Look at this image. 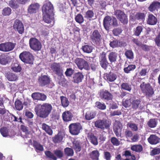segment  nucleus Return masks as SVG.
<instances>
[{"instance_id": "12", "label": "nucleus", "mask_w": 160, "mask_h": 160, "mask_svg": "<svg viewBox=\"0 0 160 160\" xmlns=\"http://www.w3.org/2000/svg\"><path fill=\"white\" fill-rule=\"evenodd\" d=\"M50 82V77L46 75H42L39 76L38 79V82L41 87H44L49 84Z\"/></svg>"}, {"instance_id": "43", "label": "nucleus", "mask_w": 160, "mask_h": 160, "mask_svg": "<svg viewBox=\"0 0 160 160\" xmlns=\"http://www.w3.org/2000/svg\"><path fill=\"white\" fill-rule=\"evenodd\" d=\"M15 107L17 110L20 111L23 109V104L20 100L17 99L15 101Z\"/></svg>"}, {"instance_id": "46", "label": "nucleus", "mask_w": 160, "mask_h": 160, "mask_svg": "<svg viewBox=\"0 0 160 160\" xmlns=\"http://www.w3.org/2000/svg\"><path fill=\"white\" fill-rule=\"evenodd\" d=\"M94 16V13L93 11L92 10H89L85 12L84 18L91 20Z\"/></svg>"}, {"instance_id": "15", "label": "nucleus", "mask_w": 160, "mask_h": 160, "mask_svg": "<svg viewBox=\"0 0 160 160\" xmlns=\"http://www.w3.org/2000/svg\"><path fill=\"white\" fill-rule=\"evenodd\" d=\"M13 27V29L15 31H17L19 34H22L24 32V25L20 20L18 19H16Z\"/></svg>"}, {"instance_id": "54", "label": "nucleus", "mask_w": 160, "mask_h": 160, "mask_svg": "<svg viewBox=\"0 0 160 160\" xmlns=\"http://www.w3.org/2000/svg\"><path fill=\"white\" fill-rule=\"evenodd\" d=\"M132 98H131L128 99H127L125 101H123L122 102V105L125 108H129L131 106Z\"/></svg>"}, {"instance_id": "49", "label": "nucleus", "mask_w": 160, "mask_h": 160, "mask_svg": "<svg viewBox=\"0 0 160 160\" xmlns=\"http://www.w3.org/2000/svg\"><path fill=\"white\" fill-rule=\"evenodd\" d=\"M33 146L37 151V150L41 151L43 150V146L36 141H33Z\"/></svg>"}, {"instance_id": "19", "label": "nucleus", "mask_w": 160, "mask_h": 160, "mask_svg": "<svg viewBox=\"0 0 160 160\" xmlns=\"http://www.w3.org/2000/svg\"><path fill=\"white\" fill-rule=\"evenodd\" d=\"M131 108L134 110H136L138 108L140 110L142 109L141 105V100L140 99H136L135 97L132 98Z\"/></svg>"}, {"instance_id": "47", "label": "nucleus", "mask_w": 160, "mask_h": 160, "mask_svg": "<svg viewBox=\"0 0 160 160\" xmlns=\"http://www.w3.org/2000/svg\"><path fill=\"white\" fill-rule=\"evenodd\" d=\"M44 15L43 17V20L46 23H50L52 21V19L51 17V15L53 14H43Z\"/></svg>"}, {"instance_id": "16", "label": "nucleus", "mask_w": 160, "mask_h": 160, "mask_svg": "<svg viewBox=\"0 0 160 160\" xmlns=\"http://www.w3.org/2000/svg\"><path fill=\"white\" fill-rule=\"evenodd\" d=\"M42 10L43 14H53V6L50 2L45 3L42 7Z\"/></svg>"}, {"instance_id": "33", "label": "nucleus", "mask_w": 160, "mask_h": 160, "mask_svg": "<svg viewBox=\"0 0 160 160\" xmlns=\"http://www.w3.org/2000/svg\"><path fill=\"white\" fill-rule=\"evenodd\" d=\"M118 58V53L115 52H111L108 55V58L111 63L115 62Z\"/></svg>"}, {"instance_id": "32", "label": "nucleus", "mask_w": 160, "mask_h": 160, "mask_svg": "<svg viewBox=\"0 0 160 160\" xmlns=\"http://www.w3.org/2000/svg\"><path fill=\"white\" fill-rule=\"evenodd\" d=\"M96 112L92 111H87L85 113V117L87 120H90L94 118L96 115Z\"/></svg>"}, {"instance_id": "14", "label": "nucleus", "mask_w": 160, "mask_h": 160, "mask_svg": "<svg viewBox=\"0 0 160 160\" xmlns=\"http://www.w3.org/2000/svg\"><path fill=\"white\" fill-rule=\"evenodd\" d=\"M73 146L76 153H77L81 151L82 148L86 147L87 144L85 142L75 140L73 142Z\"/></svg>"}, {"instance_id": "34", "label": "nucleus", "mask_w": 160, "mask_h": 160, "mask_svg": "<svg viewBox=\"0 0 160 160\" xmlns=\"http://www.w3.org/2000/svg\"><path fill=\"white\" fill-rule=\"evenodd\" d=\"M41 126L42 129L45 131L50 136L52 135L53 131L50 126L45 123H43Z\"/></svg>"}, {"instance_id": "22", "label": "nucleus", "mask_w": 160, "mask_h": 160, "mask_svg": "<svg viewBox=\"0 0 160 160\" xmlns=\"http://www.w3.org/2000/svg\"><path fill=\"white\" fill-rule=\"evenodd\" d=\"M84 76L82 72H78L73 74L72 81L75 83H79L82 82Z\"/></svg>"}, {"instance_id": "48", "label": "nucleus", "mask_w": 160, "mask_h": 160, "mask_svg": "<svg viewBox=\"0 0 160 160\" xmlns=\"http://www.w3.org/2000/svg\"><path fill=\"white\" fill-rule=\"evenodd\" d=\"M158 123L156 118L150 119L148 122V126L150 128H154L156 126Z\"/></svg>"}, {"instance_id": "62", "label": "nucleus", "mask_w": 160, "mask_h": 160, "mask_svg": "<svg viewBox=\"0 0 160 160\" xmlns=\"http://www.w3.org/2000/svg\"><path fill=\"white\" fill-rule=\"evenodd\" d=\"M122 30L119 28H115L112 31L113 34L114 36H117L120 34L122 32Z\"/></svg>"}, {"instance_id": "4", "label": "nucleus", "mask_w": 160, "mask_h": 160, "mask_svg": "<svg viewBox=\"0 0 160 160\" xmlns=\"http://www.w3.org/2000/svg\"><path fill=\"white\" fill-rule=\"evenodd\" d=\"M19 57L21 60L24 63L29 64L33 63L34 56L29 52H23L20 54Z\"/></svg>"}, {"instance_id": "50", "label": "nucleus", "mask_w": 160, "mask_h": 160, "mask_svg": "<svg viewBox=\"0 0 160 160\" xmlns=\"http://www.w3.org/2000/svg\"><path fill=\"white\" fill-rule=\"evenodd\" d=\"M75 19L76 22L80 24L82 23L84 21L83 17L80 13L78 14L75 16Z\"/></svg>"}, {"instance_id": "38", "label": "nucleus", "mask_w": 160, "mask_h": 160, "mask_svg": "<svg viewBox=\"0 0 160 160\" xmlns=\"http://www.w3.org/2000/svg\"><path fill=\"white\" fill-rule=\"evenodd\" d=\"M11 69L15 72H20L22 70V68L18 63H14L11 66Z\"/></svg>"}, {"instance_id": "11", "label": "nucleus", "mask_w": 160, "mask_h": 160, "mask_svg": "<svg viewBox=\"0 0 160 160\" xmlns=\"http://www.w3.org/2000/svg\"><path fill=\"white\" fill-rule=\"evenodd\" d=\"M99 64L101 67L104 70H106L109 65L108 62L106 58V53L102 52L100 54L99 58Z\"/></svg>"}, {"instance_id": "21", "label": "nucleus", "mask_w": 160, "mask_h": 160, "mask_svg": "<svg viewBox=\"0 0 160 160\" xmlns=\"http://www.w3.org/2000/svg\"><path fill=\"white\" fill-rule=\"evenodd\" d=\"M32 98L34 100L40 101H45L47 98V96L44 94L39 92H35L31 95Z\"/></svg>"}, {"instance_id": "55", "label": "nucleus", "mask_w": 160, "mask_h": 160, "mask_svg": "<svg viewBox=\"0 0 160 160\" xmlns=\"http://www.w3.org/2000/svg\"><path fill=\"white\" fill-rule=\"evenodd\" d=\"M125 55L127 58L132 59L134 58V54L132 50H127L125 53Z\"/></svg>"}, {"instance_id": "39", "label": "nucleus", "mask_w": 160, "mask_h": 160, "mask_svg": "<svg viewBox=\"0 0 160 160\" xmlns=\"http://www.w3.org/2000/svg\"><path fill=\"white\" fill-rule=\"evenodd\" d=\"M125 67L123 69V71L125 73H129L131 71H133L136 68V66L134 64H129L127 67L125 65Z\"/></svg>"}, {"instance_id": "30", "label": "nucleus", "mask_w": 160, "mask_h": 160, "mask_svg": "<svg viewBox=\"0 0 160 160\" xmlns=\"http://www.w3.org/2000/svg\"><path fill=\"white\" fill-rule=\"evenodd\" d=\"M6 77L10 81H14L18 79V76L16 74L10 72H8L6 74Z\"/></svg>"}, {"instance_id": "18", "label": "nucleus", "mask_w": 160, "mask_h": 160, "mask_svg": "<svg viewBox=\"0 0 160 160\" xmlns=\"http://www.w3.org/2000/svg\"><path fill=\"white\" fill-rule=\"evenodd\" d=\"M73 117V115L71 110H67L63 112L62 114V118L63 121L68 122L71 121Z\"/></svg>"}, {"instance_id": "28", "label": "nucleus", "mask_w": 160, "mask_h": 160, "mask_svg": "<svg viewBox=\"0 0 160 160\" xmlns=\"http://www.w3.org/2000/svg\"><path fill=\"white\" fill-rule=\"evenodd\" d=\"M88 138L91 143L94 146L98 144V138L92 133H88Z\"/></svg>"}, {"instance_id": "3", "label": "nucleus", "mask_w": 160, "mask_h": 160, "mask_svg": "<svg viewBox=\"0 0 160 160\" xmlns=\"http://www.w3.org/2000/svg\"><path fill=\"white\" fill-rule=\"evenodd\" d=\"M103 24L105 29L107 31H108L110 27L112 25L115 27L118 25L117 20L115 17H111L108 15L105 16L104 18Z\"/></svg>"}, {"instance_id": "9", "label": "nucleus", "mask_w": 160, "mask_h": 160, "mask_svg": "<svg viewBox=\"0 0 160 160\" xmlns=\"http://www.w3.org/2000/svg\"><path fill=\"white\" fill-rule=\"evenodd\" d=\"M68 128L70 133L74 135H78L82 128L81 124L78 122L71 123Z\"/></svg>"}, {"instance_id": "44", "label": "nucleus", "mask_w": 160, "mask_h": 160, "mask_svg": "<svg viewBox=\"0 0 160 160\" xmlns=\"http://www.w3.org/2000/svg\"><path fill=\"white\" fill-rule=\"evenodd\" d=\"M57 75L58 76V80L59 84L62 85L65 84L66 82V80L64 78V76L63 74V72Z\"/></svg>"}, {"instance_id": "40", "label": "nucleus", "mask_w": 160, "mask_h": 160, "mask_svg": "<svg viewBox=\"0 0 160 160\" xmlns=\"http://www.w3.org/2000/svg\"><path fill=\"white\" fill-rule=\"evenodd\" d=\"M144 27L142 26H138L134 28L133 30V35L139 36L142 32Z\"/></svg>"}, {"instance_id": "58", "label": "nucleus", "mask_w": 160, "mask_h": 160, "mask_svg": "<svg viewBox=\"0 0 160 160\" xmlns=\"http://www.w3.org/2000/svg\"><path fill=\"white\" fill-rule=\"evenodd\" d=\"M110 141L112 145L115 146H118L120 144V141L115 137H112Z\"/></svg>"}, {"instance_id": "35", "label": "nucleus", "mask_w": 160, "mask_h": 160, "mask_svg": "<svg viewBox=\"0 0 160 160\" xmlns=\"http://www.w3.org/2000/svg\"><path fill=\"white\" fill-rule=\"evenodd\" d=\"M60 99L61 105L63 108H65L68 106L70 102L67 97L64 96H61Z\"/></svg>"}, {"instance_id": "2", "label": "nucleus", "mask_w": 160, "mask_h": 160, "mask_svg": "<svg viewBox=\"0 0 160 160\" xmlns=\"http://www.w3.org/2000/svg\"><path fill=\"white\" fill-rule=\"evenodd\" d=\"M91 42L96 47H100L102 46V35L100 32L97 29L91 32L90 35Z\"/></svg>"}, {"instance_id": "52", "label": "nucleus", "mask_w": 160, "mask_h": 160, "mask_svg": "<svg viewBox=\"0 0 160 160\" xmlns=\"http://www.w3.org/2000/svg\"><path fill=\"white\" fill-rule=\"evenodd\" d=\"M0 132L4 137H7L9 136L8 129L6 127H3L1 128L0 129Z\"/></svg>"}, {"instance_id": "59", "label": "nucleus", "mask_w": 160, "mask_h": 160, "mask_svg": "<svg viewBox=\"0 0 160 160\" xmlns=\"http://www.w3.org/2000/svg\"><path fill=\"white\" fill-rule=\"evenodd\" d=\"M96 107L101 110H104L106 108V105L104 103H102L99 102H97L95 103Z\"/></svg>"}, {"instance_id": "7", "label": "nucleus", "mask_w": 160, "mask_h": 160, "mask_svg": "<svg viewBox=\"0 0 160 160\" xmlns=\"http://www.w3.org/2000/svg\"><path fill=\"white\" fill-rule=\"evenodd\" d=\"M30 48L35 51H40L42 48L41 42L35 38H31L29 40Z\"/></svg>"}, {"instance_id": "24", "label": "nucleus", "mask_w": 160, "mask_h": 160, "mask_svg": "<svg viewBox=\"0 0 160 160\" xmlns=\"http://www.w3.org/2000/svg\"><path fill=\"white\" fill-rule=\"evenodd\" d=\"M109 45L110 47L113 48L124 47L126 45V43L120 40H113L110 42Z\"/></svg>"}, {"instance_id": "26", "label": "nucleus", "mask_w": 160, "mask_h": 160, "mask_svg": "<svg viewBox=\"0 0 160 160\" xmlns=\"http://www.w3.org/2000/svg\"><path fill=\"white\" fill-rule=\"evenodd\" d=\"M160 139L156 135H151L148 139V141L150 144L152 145H155L158 143L160 142Z\"/></svg>"}, {"instance_id": "51", "label": "nucleus", "mask_w": 160, "mask_h": 160, "mask_svg": "<svg viewBox=\"0 0 160 160\" xmlns=\"http://www.w3.org/2000/svg\"><path fill=\"white\" fill-rule=\"evenodd\" d=\"M127 127H129L133 131H137L138 130V125L135 123L128 122L127 124Z\"/></svg>"}, {"instance_id": "56", "label": "nucleus", "mask_w": 160, "mask_h": 160, "mask_svg": "<svg viewBox=\"0 0 160 160\" xmlns=\"http://www.w3.org/2000/svg\"><path fill=\"white\" fill-rule=\"evenodd\" d=\"M64 152L65 154L68 156H72L74 154L73 149L69 148H65Z\"/></svg>"}, {"instance_id": "41", "label": "nucleus", "mask_w": 160, "mask_h": 160, "mask_svg": "<svg viewBox=\"0 0 160 160\" xmlns=\"http://www.w3.org/2000/svg\"><path fill=\"white\" fill-rule=\"evenodd\" d=\"M122 89L131 92L132 87L131 85L128 82H123L121 85Z\"/></svg>"}, {"instance_id": "27", "label": "nucleus", "mask_w": 160, "mask_h": 160, "mask_svg": "<svg viewBox=\"0 0 160 160\" xmlns=\"http://www.w3.org/2000/svg\"><path fill=\"white\" fill-rule=\"evenodd\" d=\"M157 22V19L156 17L151 13L148 14L147 21V24L151 25H154L156 24Z\"/></svg>"}, {"instance_id": "53", "label": "nucleus", "mask_w": 160, "mask_h": 160, "mask_svg": "<svg viewBox=\"0 0 160 160\" xmlns=\"http://www.w3.org/2000/svg\"><path fill=\"white\" fill-rule=\"evenodd\" d=\"M46 156L48 158L53 160H57V158L53 154L49 151H46L44 152Z\"/></svg>"}, {"instance_id": "57", "label": "nucleus", "mask_w": 160, "mask_h": 160, "mask_svg": "<svg viewBox=\"0 0 160 160\" xmlns=\"http://www.w3.org/2000/svg\"><path fill=\"white\" fill-rule=\"evenodd\" d=\"M74 72V70L72 68H67L65 72V74L67 77H71L73 74Z\"/></svg>"}, {"instance_id": "42", "label": "nucleus", "mask_w": 160, "mask_h": 160, "mask_svg": "<svg viewBox=\"0 0 160 160\" xmlns=\"http://www.w3.org/2000/svg\"><path fill=\"white\" fill-rule=\"evenodd\" d=\"M131 149L136 152H140L142 151L143 148L142 145L140 144L135 145L131 147Z\"/></svg>"}, {"instance_id": "1", "label": "nucleus", "mask_w": 160, "mask_h": 160, "mask_svg": "<svg viewBox=\"0 0 160 160\" xmlns=\"http://www.w3.org/2000/svg\"><path fill=\"white\" fill-rule=\"evenodd\" d=\"M52 108V106L51 104L45 103L41 105L39 108H36L35 111L38 116L44 118L48 116Z\"/></svg>"}, {"instance_id": "5", "label": "nucleus", "mask_w": 160, "mask_h": 160, "mask_svg": "<svg viewBox=\"0 0 160 160\" xmlns=\"http://www.w3.org/2000/svg\"><path fill=\"white\" fill-rule=\"evenodd\" d=\"M140 87L142 92L148 97H151L154 93V89L149 83L145 84V82H143Z\"/></svg>"}, {"instance_id": "25", "label": "nucleus", "mask_w": 160, "mask_h": 160, "mask_svg": "<svg viewBox=\"0 0 160 160\" xmlns=\"http://www.w3.org/2000/svg\"><path fill=\"white\" fill-rule=\"evenodd\" d=\"M147 13L145 12H137L133 18H131L133 20L144 21L145 20Z\"/></svg>"}, {"instance_id": "20", "label": "nucleus", "mask_w": 160, "mask_h": 160, "mask_svg": "<svg viewBox=\"0 0 160 160\" xmlns=\"http://www.w3.org/2000/svg\"><path fill=\"white\" fill-rule=\"evenodd\" d=\"M100 97L101 99L107 100H111L113 98L112 94L108 91L104 89L101 91Z\"/></svg>"}, {"instance_id": "17", "label": "nucleus", "mask_w": 160, "mask_h": 160, "mask_svg": "<svg viewBox=\"0 0 160 160\" xmlns=\"http://www.w3.org/2000/svg\"><path fill=\"white\" fill-rule=\"evenodd\" d=\"M50 68L53 72L57 75L63 72L62 68L59 63L54 62L51 63Z\"/></svg>"}, {"instance_id": "13", "label": "nucleus", "mask_w": 160, "mask_h": 160, "mask_svg": "<svg viewBox=\"0 0 160 160\" xmlns=\"http://www.w3.org/2000/svg\"><path fill=\"white\" fill-rule=\"evenodd\" d=\"M15 47V44L12 42H8L0 44V50L7 52L12 50Z\"/></svg>"}, {"instance_id": "8", "label": "nucleus", "mask_w": 160, "mask_h": 160, "mask_svg": "<svg viewBox=\"0 0 160 160\" xmlns=\"http://www.w3.org/2000/svg\"><path fill=\"white\" fill-rule=\"evenodd\" d=\"M74 62L80 70L84 69L88 70L89 69L88 62L83 58H78L74 60Z\"/></svg>"}, {"instance_id": "23", "label": "nucleus", "mask_w": 160, "mask_h": 160, "mask_svg": "<svg viewBox=\"0 0 160 160\" xmlns=\"http://www.w3.org/2000/svg\"><path fill=\"white\" fill-rule=\"evenodd\" d=\"M160 8V2L157 1H153L148 8V10L154 12L155 11H158Z\"/></svg>"}, {"instance_id": "6", "label": "nucleus", "mask_w": 160, "mask_h": 160, "mask_svg": "<svg viewBox=\"0 0 160 160\" xmlns=\"http://www.w3.org/2000/svg\"><path fill=\"white\" fill-rule=\"evenodd\" d=\"M111 124V123L108 120L104 119L98 120L94 122L95 127L102 130L109 129Z\"/></svg>"}, {"instance_id": "37", "label": "nucleus", "mask_w": 160, "mask_h": 160, "mask_svg": "<svg viewBox=\"0 0 160 160\" xmlns=\"http://www.w3.org/2000/svg\"><path fill=\"white\" fill-rule=\"evenodd\" d=\"M99 155V152L97 150H93L89 153L90 157L92 160H98Z\"/></svg>"}, {"instance_id": "61", "label": "nucleus", "mask_w": 160, "mask_h": 160, "mask_svg": "<svg viewBox=\"0 0 160 160\" xmlns=\"http://www.w3.org/2000/svg\"><path fill=\"white\" fill-rule=\"evenodd\" d=\"M11 12V9L9 7L5 8L3 10L2 14L4 16L10 15Z\"/></svg>"}, {"instance_id": "64", "label": "nucleus", "mask_w": 160, "mask_h": 160, "mask_svg": "<svg viewBox=\"0 0 160 160\" xmlns=\"http://www.w3.org/2000/svg\"><path fill=\"white\" fill-rule=\"evenodd\" d=\"M9 5L11 8L14 9L17 8L18 7L16 2L14 0H11L9 2Z\"/></svg>"}, {"instance_id": "10", "label": "nucleus", "mask_w": 160, "mask_h": 160, "mask_svg": "<svg viewBox=\"0 0 160 160\" xmlns=\"http://www.w3.org/2000/svg\"><path fill=\"white\" fill-rule=\"evenodd\" d=\"M114 15L123 24L128 23V20L127 17L123 12L120 10H117L115 11Z\"/></svg>"}, {"instance_id": "29", "label": "nucleus", "mask_w": 160, "mask_h": 160, "mask_svg": "<svg viewBox=\"0 0 160 160\" xmlns=\"http://www.w3.org/2000/svg\"><path fill=\"white\" fill-rule=\"evenodd\" d=\"M39 7V4L38 3H35L30 5L28 8V12L30 14L36 13Z\"/></svg>"}, {"instance_id": "31", "label": "nucleus", "mask_w": 160, "mask_h": 160, "mask_svg": "<svg viewBox=\"0 0 160 160\" xmlns=\"http://www.w3.org/2000/svg\"><path fill=\"white\" fill-rule=\"evenodd\" d=\"M105 79L109 82H112L114 81L117 78V76L115 73L111 72L106 73L105 76Z\"/></svg>"}, {"instance_id": "45", "label": "nucleus", "mask_w": 160, "mask_h": 160, "mask_svg": "<svg viewBox=\"0 0 160 160\" xmlns=\"http://www.w3.org/2000/svg\"><path fill=\"white\" fill-rule=\"evenodd\" d=\"M93 48L91 45L88 44L84 45L82 47V51L87 53H90L92 51Z\"/></svg>"}, {"instance_id": "36", "label": "nucleus", "mask_w": 160, "mask_h": 160, "mask_svg": "<svg viewBox=\"0 0 160 160\" xmlns=\"http://www.w3.org/2000/svg\"><path fill=\"white\" fill-rule=\"evenodd\" d=\"M63 138L62 133L59 132L52 138V141L55 143H60L62 142Z\"/></svg>"}, {"instance_id": "63", "label": "nucleus", "mask_w": 160, "mask_h": 160, "mask_svg": "<svg viewBox=\"0 0 160 160\" xmlns=\"http://www.w3.org/2000/svg\"><path fill=\"white\" fill-rule=\"evenodd\" d=\"M54 152L58 158H61L63 156V152L60 150L56 149L54 151Z\"/></svg>"}, {"instance_id": "60", "label": "nucleus", "mask_w": 160, "mask_h": 160, "mask_svg": "<svg viewBox=\"0 0 160 160\" xmlns=\"http://www.w3.org/2000/svg\"><path fill=\"white\" fill-rule=\"evenodd\" d=\"M160 153V148H154L151 150L150 152V154L151 156L159 154Z\"/></svg>"}]
</instances>
